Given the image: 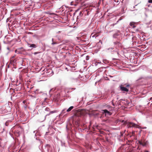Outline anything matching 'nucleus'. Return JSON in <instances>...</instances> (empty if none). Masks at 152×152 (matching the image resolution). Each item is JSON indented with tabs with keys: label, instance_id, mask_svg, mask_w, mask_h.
I'll use <instances>...</instances> for the list:
<instances>
[{
	"label": "nucleus",
	"instance_id": "obj_1",
	"mask_svg": "<svg viewBox=\"0 0 152 152\" xmlns=\"http://www.w3.org/2000/svg\"><path fill=\"white\" fill-rule=\"evenodd\" d=\"M88 113V110L85 109L79 110H78L75 114V116L73 118L72 120V123L74 124L75 122L77 123V124H79L78 121L77 122L76 120H78V117L82 115H84L85 114Z\"/></svg>",
	"mask_w": 152,
	"mask_h": 152
},
{
	"label": "nucleus",
	"instance_id": "obj_2",
	"mask_svg": "<svg viewBox=\"0 0 152 152\" xmlns=\"http://www.w3.org/2000/svg\"><path fill=\"white\" fill-rule=\"evenodd\" d=\"M89 114L94 115L95 116H97L99 114L98 110H93Z\"/></svg>",
	"mask_w": 152,
	"mask_h": 152
},
{
	"label": "nucleus",
	"instance_id": "obj_3",
	"mask_svg": "<svg viewBox=\"0 0 152 152\" xmlns=\"http://www.w3.org/2000/svg\"><path fill=\"white\" fill-rule=\"evenodd\" d=\"M91 124H90L89 125L88 127L89 129L91 131H94L96 129H97V125L91 126Z\"/></svg>",
	"mask_w": 152,
	"mask_h": 152
},
{
	"label": "nucleus",
	"instance_id": "obj_4",
	"mask_svg": "<svg viewBox=\"0 0 152 152\" xmlns=\"http://www.w3.org/2000/svg\"><path fill=\"white\" fill-rule=\"evenodd\" d=\"M121 90L124 92H128L129 91V89L127 88L124 87L122 85L120 86Z\"/></svg>",
	"mask_w": 152,
	"mask_h": 152
},
{
	"label": "nucleus",
	"instance_id": "obj_5",
	"mask_svg": "<svg viewBox=\"0 0 152 152\" xmlns=\"http://www.w3.org/2000/svg\"><path fill=\"white\" fill-rule=\"evenodd\" d=\"M124 122V124H132V123L131 122H129L128 123H127V122H126V121H124V120H120V119H118L116 121V123H123Z\"/></svg>",
	"mask_w": 152,
	"mask_h": 152
},
{
	"label": "nucleus",
	"instance_id": "obj_6",
	"mask_svg": "<svg viewBox=\"0 0 152 152\" xmlns=\"http://www.w3.org/2000/svg\"><path fill=\"white\" fill-rule=\"evenodd\" d=\"M102 111H103L104 113L105 114V115H110L111 114V113L109 112V111H108L107 110H102Z\"/></svg>",
	"mask_w": 152,
	"mask_h": 152
},
{
	"label": "nucleus",
	"instance_id": "obj_7",
	"mask_svg": "<svg viewBox=\"0 0 152 152\" xmlns=\"http://www.w3.org/2000/svg\"><path fill=\"white\" fill-rule=\"evenodd\" d=\"M57 112V110H55L51 111L50 112V113L49 114L46 115H45V116H46L48 115H50L51 114H52L54 113H56Z\"/></svg>",
	"mask_w": 152,
	"mask_h": 152
},
{
	"label": "nucleus",
	"instance_id": "obj_8",
	"mask_svg": "<svg viewBox=\"0 0 152 152\" xmlns=\"http://www.w3.org/2000/svg\"><path fill=\"white\" fill-rule=\"evenodd\" d=\"M29 45H30L29 47H32L33 48H35L37 47L36 45L34 44H31Z\"/></svg>",
	"mask_w": 152,
	"mask_h": 152
},
{
	"label": "nucleus",
	"instance_id": "obj_9",
	"mask_svg": "<svg viewBox=\"0 0 152 152\" xmlns=\"http://www.w3.org/2000/svg\"><path fill=\"white\" fill-rule=\"evenodd\" d=\"M138 143L140 145H142L143 146H144L146 145V144L145 143L142 142L141 141H138Z\"/></svg>",
	"mask_w": 152,
	"mask_h": 152
},
{
	"label": "nucleus",
	"instance_id": "obj_10",
	"mask_svg": "<svg viewBox=\"0 0 152 152\" xmlns=\"http://www.w3.org/2000/svg\"><path fill=\"white\" fill-rule=\"evenodd\" d=\"M10 61L11 62L15 63L16 62V59L13 58H11L10 59Z\"/></svg>",
	"mask_w": 152,
	"mask_h": 152
},
{
	"label": "nucleus",
	"instance_id": "obj_11",
	"mask_svg": "<svg viewBox=\"0 0 152 152\" xmlns=\"http://www.w3.org/2000/svg\"><path fill=\"white\" fill-rule=\"evenodd\" d=\"M73 108V106H71L66 111L67 112L70 111Z\"/></svg>",
	"mask_w": 152,
	"mask_h": 152
},
{
	"label": "nucleus",
	"instance_id": "obj_12",
	"mask_svg": "<svg viewBox=\"0 0 152 152\" xmlns=\"http://www.w3.org/2000/svg\"><path fill=\"white\" fill-rule=\"evenodd\" d=\"M45 110L48 112H49L50 111V109L48 107H46L45 109Z\"/></svg>",
	"mask_w": 152,
	"mask_h": 152
},
{
	"label": "nucleus",
	"instance_id": "obj_13",
	"mask_svg": "<svg viewBox=\"0 0 152 152\" xmlns=\"http://www.w3.org/2000/svg\"><path fill=\"white\" fill-rule=\"evenodd\" d=\"M72 125V124H67L66 126V127L67 128V129H69V126H71V125Z\"/></svg>",
	"mask_w": 152,
	"mask_h": 152
},
{
	"label": "nucleus",
	"instance_id": "obj_14",
	"mask_svg": "<svg viewBox=\"0 0 152 152\" xmlns=\"http://www.w3.org/2000/svg\"><path fill=\"white\" fill-rule=\"evenodd\" d=\"M137 24V23H136V22H134V26H134V28L136 26L135 25L136 24Z\"/></svg>",
	"mask_w": 152,
	"mask_h": 152
},
{
	"label": "nucleus",
	"instance_id": "obj_15",
	"mask_svg": "<svg viewBox=\"0 0 152 152\" xmlns=\"http://www.w3.org/2000/svg\"><path fill=\"white\" fill-rule=\"evenodd\" d=\"M57 44V43L56 42H53L52 43V45H54V44Z\"/></svg>",
	"mask_w": 152,
	"mask_h": 152
},
{
	"label": "nucleus",
	"instance_id": "obj_16",
	"mask_svg": "<svg viewBox=\"0 0 152 152\" xmlns=\"http://www.w3.org/2000/svg\"><path fill=\"white\" fill-rule=\"evenodd\" d=\"M130 26H132L133 25V22H131L130 23Z\"/></svg>",
	"mask_w": 152,
	"mask_h": 152
},
{
	"label": "nucleus",
	"instance_id": "obj_17",
	"mask_svg": "<svg viewBox=\"0 0 152 152\" xmlns=\"http://www.w3.org/2000/svg\"><path fill=\"white\" fill-rule=\"evenodd\" d=\"M148 2L149 3H152V0H148Z\"/></svg>",
	"mask_w": 152,
	"mask_h": 152
},
{
	"label": "nucleus",
	"instance_id": "obj_18",
	"mask_svg": "<svg viewBox=\"0 0 152 152\" xmlns=\"http://www.w3.org/2000/svg\"><path fill=\"white\" fill-rule=\"evenodd\" d=\"M130 124H129L128 125H127V126L129 128V127H130V126H129V125ZM132 126H133V124H132Z\"/></svg>",
	"mask_w": 152,
	"mask_h": 152
},
{
	"label": "nucleus",
	"instance_id": "obj_19",
	"mask_svg": "<svg viewBox=\"0 0 152 152\" xmlns=\"http://www.w3.org/2000/svg\"><path fill=\"white\" fill-rule=\"evenodd\" d=\"M39 53L38 52H35L34 53V54L35 55V54H38Z\"/></svg>",
	"mask_w": 152,
	"mask_h": 152
},
{
	"label": "nucleus",
	"instance_id": "obj_20",
	"mask_svg": "<svg viewBox=\"0 0 152 152\" xmlns=\"http://www.w3.org/2000/svg\"><path fill=\"white\" fill-rule=\"evenodd\" d=\"M136 42H134V44H133V45H136Z\"/></svg>",
	"mask_w": 152,
	"mask_h": 152
},
{
	"label": "nucleus",
	"instance_id": "obj_21",
	"mask_svg": "<svg viewBox=\"0 0 152 152\" xmlns=\"http://www.w3.org/2000/svg\"><path fill=\"white\" fill-rule=\"evenodd\" d=\"M15 57V56H14L11 58H14Z\"/></svg>",
	"mask_w": 152,
	"mask_h": 152
},
{
	"label": "nucleus",
	"instance_id": "obj_22",
	"mask_svg": "<svg viewBox=\"0 0 152 152\" xmlns=\"http://www.w3.org/2000/svg\"><path fill=\"white\" fill-rule=\"evenodd\" d=\"M81 14H82V12H80V15Z\"/></svg>",
	"mask_w": 152,
	"mask_h": 152
},
{
	"label": "nucleus",
	"instance_id": "obj_23",
	"mask_svg": "<svg viewBox=\"0 0 152 152\" xmlns=\"http://www.w3.org/2000/svg\"><path fill=\"white\" fill-rule=\"evenodd\" d=\"M136 62V61H134V64H136V63H136V62Z\"/></svg>",
	"mask_w": 152,
	"mask_h": 152
},
{
	"label": "nucleus",
	"instance_id": "obj_24",
	"mask_svg": "<svg viewBox=\"0 0 152 152\" xmlns=\"http://www.w3.org/2000/svg\"><path fill=\"white\" fill-rule=\"evenodd\" d=\"M136 125V124H134V127Z\"/></svg>",
	"mask_w": 152,
	"mask_h": 152
},
{
	"label": "nucleus",
	"instance_id": "obj_25",
	"mask_svg": "<svg viewBox=\"0 0 152 152\" xmlns=\"http://www.w3.org/2000/svg\"><path fill=\"white\" fill-rule=\"evenodd\" d=\"M129 86V85H127L126 86V87H128Z\"/></svg>",
	"mask_w": 152,
	"mask_h": 152
},
{
	"label": "nucleus",
	"instance_id": "obj_26",
	"mask_svg": "<svg viewBox=\"0 0 152 152\" xmlns=\"http://www.w3.org/2000/svg\"><path fill=\"white\" fill-rule=\"evenodd\" d=\"M132 135L133 134V131H132Z\"/></svg>",
	"mask_w": 152,
	"mask_h": 152
},
{
	"label": "nucleus",
	"instance_id": "obj_27",
	"mask_svg": "<svg viewBox=\"0 0 152 152\" xmlns=\"http://www.w3.org/2000/svg\"><path fill=\"white\" fill-rule=\"evenodd\" d=\"M133 48H134V49H135V48L134 47Z\"/></svg>",
	"mask_w": 152,
	"mask_h": 152
},
{
	"label": "nucleus",
	"instance_id": "obj_28",
	"mask_svg": "<svg viewBox=\"0 0 152 152\" xmlns=\"http://www.w3.org/2000/svg\"><path fill=\"white\" fill-rule=\"evenodd\" d=\"M5 125H6V126H8L7 124H6Z\"/></svg>",
	"mask_w": 152,
	"mask_h": 152
},
{
	"label": "nucleus",
	"instance_id": "obj_29",
	"mask_svg": "<svg viewBox=\"0 0 152 152\" xmlns=\"http://www.w3.org/2000/svg\"><path fill=\"white\" fill-rule=\"evenodd\" d=\"M107 122H107V121H106V123H107Z\"/></svg>",
	"mask_w": 152,
	"mask_h": 152
},
{
	"label": "nucleus",
	"instance_id": "obj_30",
	"mask_svg": "<svg viewBox=\"0 0 152 152\" xmlns=\"http://www.w3.org/2000/svg\"><path fill=\"white\" fill-rule=\"evenodd\" d=\"M132 39H133V37L132 38Z\"/></svg>",
	"mask_w": 152,
	"mask_h": 152
},
{
	"label": "nucleus",
	"instance_id": "obj_31",
	"mask_svg": "<svg viewBox=\"0 0 152 152\" xmlns=\"http://www.w3.org/2000/svg\"><path fill=\"white\" fill-rule=\"evenodd\" d=\"M53 41V39H52V41Z\"/></svg>",
	"mask_w": 152,
	"mask_h": 152
},
{
	"label": "nucleus",
	"instance_id": "obj_32",
	"mask_svg": "<svg viewBox=\"0 0 152 152\" xmlns=\"http://www.w3.org/2000/svg\"><path fill=\"white\" fill-rule=\"evenodd\" d=\"M137 31H138V30L137 29Z\"/></svg>",
	"mask_w": 152,
	"mask_h": 152
}]
</instances>
